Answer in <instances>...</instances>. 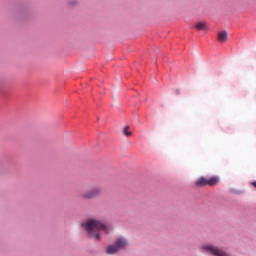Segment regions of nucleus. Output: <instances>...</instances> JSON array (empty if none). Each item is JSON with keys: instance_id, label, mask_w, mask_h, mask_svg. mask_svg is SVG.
<instances>
[{"instance_id": "1", "label": "nucleus", "mask_w": 256, "mask_h": 256, "mask_svg": "<svg viewBox=\"0 0 256 256\" xmlns=\"http://www.w3.org/2000/svg\"><path fill=\"white\" fill-rule=\"evenodd\" d=\"M81 227L86 230L90 238H93L96 241L101 240V232H104L105 234L110 233V229L98 219H88L85 223L81 224Z\"/></svg>"}, {"instance_id": "2", "label": "nucleus", "mask_w": 256, "mask_h": 256, "mask_svg": "<svg viewBox=\"0 0 256 256\" xmlns=\"http://www.w3.org/2000/svg\"><path fill=\"white\" fill-rule=\"evenodd\" d=\"M219 182H220V178L218 176H213L211 178H206L205 176H201L195 181V186L200 188L206 187V186L215 187L217 184H219Z\"/></svg>"}, {"instance_id": "3", "label": "nucleus", "mask_w": 256, "mask_h": 256, "mask_svg": "<svg viewBox=\"0 0 256 256\" xmlns=\"http://www.w3.org/2000/svg\"><path fill=\"white\" fill-rule=\"evenodd\" d=\"M102 194V188L95 186L86 192L80 193V198L84 200H92L98 198Z\"/></svg>"}, {"instance_id": "4", "label": "nucleus", "mask_w": 256, "mask_h": 256, "mask_svg": "<svg viewBox=\"0 0 256 256\" xmlns=\"http://www.w3.org/2000/svg\"><path fill=\"white\" fill-rule=\"evenodd\" d=\"M202 250L203 252H207L213 256H231L229 253H227L223 249L214 245H203Z\"/></svg>"}, {"instance_id": "5", "label": "nucleus", "mask_w": 256, "mask_h": 256, "mask_svg": "<svg viewBox=\"0 0 256 256\" xmlns=\"http://www.w3.org/2000/svg\"><path fill=\"white\" fill-rule=\"evenodd\" d=\"M115 244L119 250L124 249L128 246V240L125 237H119L116 239Z\"/></svg>"}, {"instance_id": "6", "label": "nucleus", "mask_w": 256, "mask_h": 256, "mask_svg": "<svg viewBox=\"0 0 256 256\" xmlns=\"http://www.w3.org/2000/svg\"><path fill=\"white\" fill-rule=\"evenodd\" d=\"M119 248L118 246L116 245V243L112 244V245H109L107 248H106V253L109 254V255H113V254H116L117 252H119Z\"/></svg>"}, {"instance_id": "7", "label": "nucleus", "mask_w": 256, "mask_h": 256, "mask_svg": "<svg viewBox=\"0 0 256 256\" xmlns=\"http://www.w3.org/2000/svg\"><path fill=\"white\" fill-rule=\"evenodd\" d=\"M228 40V32L227 31H221L218 33V41L221 43H224Z\"/></svg>"}, {"instance_id": "8", "label": "nucleus", "mask_w": 256, "mask_h": 256, "mask_svg": "<svg viewBox=\"0 0 256 256\" xmlns=\"http://www.w3.org/2000/svg\"><path fill=\"white\" fill-rule=\"evenodd\" d=\"M197 31H205L208 29V24L206 22H198L195 25Z\"/></svg>"}, {"instance_id": "9", "label": "nucleus", "mask_w": 256, "mask_h": 256, "mask_svg": "<svg viewBox=\"0 0 256 256\" xmlns=\"http://www.w3.org/2000/svg\"><path fill=\"white\" fill-rule=\"evenodd\" d=\"M123 134L126 136V137H131L133 132L130 131V127L129 126H125L123 128Z\"/></svg>"}, {"instance_id": "10", "label": "nucleus", "mask_w": 256, "mask_h": 256, "mask_svg": "<svg viewBox=\"0 0 256 256\" xmlns=\"http://www.w3.org/2000/svg\"><path fill=\"white\" fill-rule=\"evenodd\" d=\"M251 185L256 188V181L251 182Z\"/></svg>"}]
</instances>
